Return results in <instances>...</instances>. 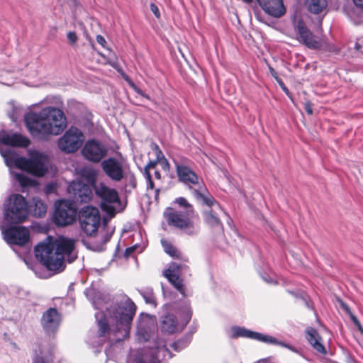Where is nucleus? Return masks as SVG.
Returning <instances> with one entry per match:
<instances>
[{
	"label": "nucleus",
	"instance_id": "7",
	"mask_svg": "<svg viewBox=\"0 0 363 363\" xmlns=\"http://www.w3.org/2000/svg\"><path fill=\"white\" fill-rule=\"evenodd\" d=\"M136 308L135 304L130 299H128L126 301L115 308L113 311V318L116 323V333L122 330L123 331V337H126L129 335Z\"/></svg>",
	"mask_w": 363,
	"mask_h": 363
},
{
	"label": "nucleus",
	"instance_id": "58",
	"mask_svg": "<svg viewBox=\"0 0 363 363\" xmlns=\"http://www.w3.org/2000/svg\"><path fill=\"white\" fill-rule=\"evenodd\" d=\"M159 192H160V190H159V189H157V190H156V193H157V194H159Z\"/></svg>",
	"mask_w": 363,
	"mask_h": 363
},
{
	"label": "nucleus",
	"instance_id": "11",
	"mask_svg": "<svg viewBox=\"0 0 363 363\" xmlns=\"http://www.w3.org/2000/svg\"><path fill=\"white\" fill-rule=\"evenodd\" d=\"M174 162L178 180L188 186L192 192L194 189L199 188L200 185L203 184V181L199 179L196 172L188 166L189 160L187 159H184L182 162L174 160Z\"/></svg>",
	"mask_w": 363,
	"mask_h": 363
},
{
	"label": "nucleus",
	"instance_id": "8",
	"mask_svg": "<svg viewBox=\"0 0 363 363\" xmlns=\"http://www.w3.org/2000/svg\"><path fill=\"white\" fill-rule=\"evenodd\" d=\"M193 216V213L177 211L171 207L166 208L164 212V217L169 226L182 230L189 235L196 233L194 223L191 220Z\"/></svg>",
	"mask_w": 363,
	"mask_h": 363
},
{
	"label": "nucleus",
	"instance_id": "26",
	"mask_svg": "<svg viewBox=\"0 0 363 363\" xmlns=\"http://www.w3.org/2000/svg\"><path fill=\"white\" fill-rule=\"evenodd\" d=\"M202 214L204 223L209 228L218 234H223V225L218 218L217 213L213 209L204 211Z\"/></svg>",
	"mask_w": 363,
	"mask_h": 363
},
{
	"label": "nucleus",
	"instance_id": "21",
	"mask_svg": "<svg viewBox=\"0 0 363 363\" xmlns=\"http://www.w3.org/2000/svg\"><path fill=\"white\" fill-rule=\"evenodd\" d=\"M0 143L14 147H28L30 144L28 138L19 133L9 134L5 130L0 131Z\"/></svg>",
	"mask_w": 363,
	"mask_h": 363
},
{
	"label": "nucleus",
	"instance_id": "40",
	"mask_svg": "<svg viewBox=\"0 0 363 363\" xmlns=\"http://www.w3.org/2000/svg\"><path fill=\"white\" fill-rule=\"evenodd\" d=\"M141 363H160V361L155 355L151 354L144 356Z\"/></svg>",
	"mask_w": 363,
	"mask_h": 363
},
{
	"label": "nucleus",
	"instance_id": "60",
	"mask_svg": "<svg viewBox=\"0 0 363 363\" xmlns=\"http://www.w3.org/2000/svg\"><path fill=\"white\" fill-rule=\"evenodd\" d=\"M49 240H51V238H49ZM50 241L52 242V240H50ZM48 242H50V240Z\"/></svg>",
	"mask_w": 363,
	"mask_h": 363
},
{
	"label": "nucleus",
	"instance_id": "53",
	"mask_svg": "<svg viewBox=\"0 0 363 363\" xmlns=\"http://www.w3.org/2000/svg\"><path fill=\"white\" fill-rule=\"evenodd\" d=\"M154 175H155V179H161V174L159 170L155 171Z\"/></svg>",
	"mask_w": 363,
	"mask_h": 363
},
{
	"label": "nucleus",
	"instance_id": "39",
	"mask_svg": "<svg viewBox=\"0 0 363 363\" xmlns=\"http://www.w3.org/2000/svg\"><path fill=\"white\" fill-rule=\"evenodd\" d=\"M143 296L147 303L156 305V298L152 292H145Z\"/></svg>",
	"mask_w": 363,
	"mask_h": 363
},
{
	"label": "nucleus",
	"instance_id": "42",
	"mask_svg": "<svg viewBox=\"0 0 363 363\" xmlns=\"http://www.w3.org/2000/svg\"><path fill=\"white\" fill-rule=\"evenodd\" d=\"M351 319H352L353 323L357 328L358 330L362 334H363V327L362 326V325H361L359 320L357 319V318L355 315H351Z\"/></svg>",
	"mask_w": 363,
	"mask_h": 363
},
{
	"label": "nucleus",
	"instance_id": "17",
	"mask_svg": "<svg viewBox=\"0 0 363 363\" xmlns=\"http://www.w3.org/2000/svg\"><path fill=\"white\" fill-rule=\"evenodd\" d=\"M93 188L88 183L82 182H72L68 186V191L73 199L79 203H89L93 199Z\"/></svg>",
	"mask_w": 363,
	"mask_h": 363
},
{
	"label": "nucleus",
	"instance_id": "24",
	"mask_svg": "<svg viewBox=\"0 0 363 363\" xmlns=\"http://www.w3.org/2000/svg\"><path fill=\"white\" fill-rule=\"evenodd\" d=\"M192 194L197 200L201 201L203 205L210 208L217 206L218 208H220L219 203L208 192L204 184L200 185L199 188L194 189Z\"/></svg>",
	"mask_w": 363,
	"mask_h": 363
},
{
	"label": "nucleus",
	"instance_id": "33",
	"mask_svg": "<svg viewBox=\"0 0 363 363\" xmlns=\"http://www.w3.org/2000/svg\"><path fill=\"white\" fill-rule=\"evenodd\" d=\"M253 331L247 330L244 328L240 327H233L232 328V338H238L240 337H247L252 339Z\"/></svg>",
	"mask_w": 363,
	"mask_h": 363
},
{
	"label": "nucleus",
	"instance_id": "54",
	"mask_svg": "<svg viewBox=\"0 0 363 363\" xmlns=\"http://www.w3.org/2000/svg\"><path fill=\"white\" fill-rule=\"evenodd\" d=\"M306 111H307L308 113H312V109L311 108L309 104H306Z\"/></svg>",
	"mask_w": 363,
	"mask_h": 363
},
{
	"label": "nucleus",
	"instance_id": "22",
	"mask_svg": "<svg viewBox=\"0 0 363 363\" xmlns=\"http://www.w3.org/2000/svg\"><path fill=\"white\" fill-rule=\"evenodd\" d=\"M257 1L265 13L273 17L279 18L286 13L282 0H257Z\"/></svg>",
	"mask_w": 363,
	"mask_h": 363
},
{
	"label": "nucleus",
	"instance_id": "50",
	"mask_svg": "<svg viewBox=\"0 0 363 363\" xmlns=\"http://www.w3.org/2000/svg\"><path fill=\"white\" fill-rule=\"evenodd\" d=\"M352 1L356 6L363 9V0H352Z\"/></svg>",
	"mask_w": 363,
	"mask_h": 363
},
{
	"label": "nucleus",
	"instance_id": "1",
	"mask_svg": "<svg viewBox=\"0 0 363 363\" xmlns=\"http://www.w3.org/2000/svg\"><path fill=\"white\" fill-rule=\"evenodd\" d=\"M74 240L60 237L54 242H42L35 247L36 258L49 270L56 271L64 264L65 255L74 249Z\"/></svg>",
	"mask_w": 363,
	"mask_h": 363
},
{
	"label": "nucleus",
	"instance_id": "27",
	"mask_svg": "<svg viewBox=\"0 0 363 363\" xmlns=\"http://www.w3.org/2000/svg\"><path fill=\"white\" fill-rule=\"evenodd\" d=\"M160 242L165 253H167L171 257L182 260L184 262H188V258L184 257L182 253L179 251V250L177 247H175L171 242L165 239H162Z\"/></svg>",
	"mask_w": 363,
	"mask_h": 363
},
{
	"label": "nucleus",
	"instance_id": "23",
	"mask_svg": "<svg viewBox=\"0 0 363 363\" xmlns=\"http://www.w3.org/2000/svg\"><path fill=\"white\" fill-rule=\"evenodd\" d=\"M306 339L316 352L325 355L327 354L323 340L316 329L313 327H307L306 330Z\"/></svg>",
	"mask_w": 363,
	"mask_h": 363
},
{
	"label": "nucleus",
	"instance_id": "52",
	"mask_svg": "<svg viewBox=\"0 0 363 363\" xmlns=\"http://www.w3.org/2000/svg\"><path fill=\"white\" fill-rule=\"evenodd\" d=\"M33 363H44V359L43 357H36L34 359H33Z\"/></svg>",
	"mask_w": 363,
	"mask_h": 363
},
{
	"label": "nucleus",
	"instance_id": "12",
	"mask_svg": "<svg viewBox=\"0 0 363 363\" xmlns=\"http://www.w3.org/2000/svg\"><path fill=\"white\" fill-rule=\"evenodd\" d=\"M76 218L77 208L73 204L68 201H60L54 213V223L60 227L70 225L74 223Z\"/></svg>",
	"mask_w": 363,
	"mask_h": 363
},
{
	"label": "nucleus",
	"instance_id": "30",
	"mask_svg": "<svg viewBox=\"0 0 363 363\" xmlns=\"http://www.w3.org/2000/svg\"><path fill=\"white\" fill-rule=\"evenodd\" d=\"M308 9L315 14L322 13L328 6L327 0H306Z\"/></svg>",
	"mask_w": 363,
	"mask_h": 363
},
{
	"label": "nucleus",
	"instance_id": "28",
	"mask_svg": "<svg viewBox=\"0 0 363 363\" xmlns=\"http://www.w3.org/2000/svg\"><path fill=\"white\" fill-rule=\"evenodd\" d=\"M30 208L33 215L37 218L43 217L47 212L46 203L38 197L33 199Z\"/></svg>",
	"mask_w": 363,
	"mask_h": 363
},
{
	"label": "nucleus",
	"instance_id": "18",
	"mask_svg": "<svg viewBox=\"0 0 363 363\" xmlns=\"http://www.w3.org/2000/svg\"><path fill=\"white\" fill-rule=\"evenodd\" d=\"M101 169L105 174L114 182H121L124 177L122 162L116 157H108L101 163Z\"/></svg>",
	"mask_w": 363,
	"mask_h": 363
},
{
	"label": "nucleus",
	"instance_id": "4",
	"mask_svg": "<svg viewBox=\"0 0 363 363\" xmlns=\"http://www.w3.org/2000/svg\"><path fill=\"white\" fill-rule=\"evenodd\" d=\"M13 163L18 169L38 177L45 176L48 172V157L38 151L32 152L28 158L23 156L14 158Z\"/></svg>",
	"mask_w": 363,
	"mask_h": 363
},
{
	"label": "nucleus",
	"instance_id": "13",
	"mask_svg": "<svg viewBox=\"0 0 363 363\" xmlns=\"http://www.w3.org/2000/svg\"><path fill=\"white\" fill-rule=\"evenodd\" d=\"M188 269L189 267L186 264V262L182 264L172 262L164 272V276L167 279L169 282L183 296H185L186 289L181 276L184 271Z\"/></svg>",
	"mask_w": 363,
	"mask_h": 363
},
{
	"label": "nucleus",
	"instance_id": "35",
	"mask_svg": "<svg viewBox=\"0 0 363 363\" xmlns=\"http://www.w3.org/2000/svg\"><path fill=\"white\" fill-rule=\"evenodd\" d=\"M175 203H177L179 206L184 207L186 208L185 213H193L194 214V208L191 204H190L188 201L184 197H179L176 199Z\"/></svg>",
	"mask_w": 363,
	"mask_h": 363
},
{
	"label": "nucleus",
	"instance_id": "16",
	"mask_svg": "<svg viewBox=\"0 0 363 363\" xmlns=\"http://www.w3.org/2000/svg\"><path fill=\"white\" fill-rule=\"evenodd\" d=\"M295 30L298 35L297 40L307 48L311 49H319L321 48V40L306 26L303 21L299 20L296 23Z\"/></svg>",
	"mask_w": 363,
	"mask_h": 363
},
{
	"label": "nucleus",
	"instance_id": "34",
	"mask_svg": "<svg viewBox=\"0 0 363 363\" xmlns=\"http://www.w3.org/2000/svg\"><path fill=\"white\" fill-rule=\"evenodd\" d=\"M156 150H157V155H156L157 159L155 160L149 161V162L145 167L144 174H147V173H150V170L151 169H154L157 166V163L161 161L160 156H162V152L159 149V147L157 145H156Z\"/></svg>",
	"mask_w": 363,
	"mask_h": 363
},
{
	"label": "nucleus",
	"instance_id": "46",
	"mask_svg": "<svg viewBox=\"0 0 363 363\" xmlns=\"http://www.w3.org/2000/svg\"><path fill=\"white\" fill-rule=\"evenodd\" d=\"M354 48L357 51L363 53V40H358L355 43Z\"/></svg>",
	"mask_w": 363,
	"mask_h": 363
},
{
	"label": "nucleus",
	"instance_id": "9",
	"mask_svg": "<svg viewBox=\"0 0 363 363\" xmlns=\"http://www.w3.org/2000/svg\"><path fill=\"white\" fill-rule=\"evenodd\" d=\"M78 220L82 231L89 237L98 233L101 216L99 209L92 206L82 207L78 213Z\"/></svg>",
	"mask_w": 363,
	"mask_h": 363
},
{
	"label": "nucleus",
	"instance_id": "37",
	"mask_svg": "<svg viewBox=\"0 0 363 363\" xmlns=\"http://www.w3.org/2000/svg\"><path fill=\"white\" fill-rule=\"evenodd\" d=\"M189 341L186 339H180L171 344V347L176 352H179L187 347Z\"/></svg>",
	"mask_w": 363,
	"mask_h": 363
},
{
	"label": "nucleus",
	"instance_id": "15",
	"mask_svg": "<svg viewBox=\"0 0 363 363\" xmlns=\"http://www.w3.org/2000/svg\"><path fill=\"white\" fill-rule=\"evenodd\" d=\"M4 238L9 245L24 246L30 240V232L24 226H10L6 228L4 232Z\"/></svg>",
	"mask_w": 363,
	"mask_h": 363
},
{
	"label": "nucleus",
	"instance_id": "36",
	"mask_svg": "<svg viewBox=\"0 0 363 363\" xmlns=\"http://www.w3.org/2000/svg\"><path fill=\"white\" fill-rule=\"evenodd\" d=\"M16 179L23 187L30 186L33 184V180L24 175L23 174H16Z\"/></svg>",
	"mask_w": 363,
	"mask_h": 363
},
{
	"label": "nucleus",
	"instance_id": "57",
	"mask_svg": "<svg viewBox=\"0 0 363 363\" xmlns=\"http://www.w3.org/2000/svg\"><path fill=\"white\" fill-rule=\"evenodd\" d=\"M132 185H133V187H135V186H136V182H135V179H133V183H132Z\"/></svg>",
	"mask_w": 363,
	"mask_h": 363
},
{
	"label": "nucleus",
	"instance_id": "43",
	"mask_svg": "<svg viewBox=\"0 0 363 363\" xmlns=\"http://www.w3.org/2000/svg\"><path fill=\"white\" fill-rule=\"evenodd\" d=\"M136 249H137V245L127 247L124 252L125 257H126V258L129 257L135 251Z\"/></svg>",
	"mask_w": 363,
	"mask_h": 363
},
{
	"label": "nucleus",
	"instance_id": "44",
	"mask_svg": "<svg viewBox=\"0 0 363 363\" xmlns=\"http://www.w3.org/2000/svg\"><path fill=\"white\" fill-rule=\"evenodd\" d=\"M67 38L72 44H74L77 41V36L74 32H69L67 33Z\"/></svg>",
	"mask_w": 363,
	"mask_h": 363
},
{
	"label": "nucleus",
	"instance_id": "6",
	"mask_svg": "<svg viewBox=\"0 0 363 363\" xmlns=\"http://www.w3.org/2000/svg\"><path fill=\"white\" fill-rule=\"evenodd\" d=\"M83 177L94 190L96 196L101 200L102 207L106 203H116L120 201L118 191L110 188L105 183L97 181V172L94 169L83 172Z\"/></svg>",
	"mask_w": 363,
	"mask_h": 363
},
{
	"label": "nucleus",
	"instance_id": "25",
	"mask_svg": "<svg viewBox=\"0 0 363 363\" xmlns=\"http://www.w3.org/2000/svg\"><path fill=\"white\" fill-rule=\"evenodd\" d=\"M192 194L197 200L201 201L203 205L210 208L217 206L218 208H220L219 203L208 192L204 184L200 185L199 188L194 189Z\"/></svg>",
	"mask_w": 363,
	"mask_h": 363
},
{
	"label": "nucleus",
	"instance_id": "31",
	"mask_svg": "<svg viewBox=\"0 0 363 363\" xmlns=\"http://www.w3.org/2000/svg\"><path fill=\"white\" fill-rule=\"evenodd\" d=\"M252 339L257 340L258 341L268 343V344H279V345H282L286 348H289V350H291L292 351H295L291 346L286 345L285 343L281 342H278L275 337L269 336V335H264V334H262L259 333L253 332Z\"/></svg>",
	"mask_w": 363,
	"mask_h": 363
},
{
	"label": "nucleus",
	"instance_id": "5",
	"mask_svg": "<svg viewBox=\"0 0 363 363\" xmlns=\"http://www.w3.org/2000/svg\"><path fill=\"white\" fill-rule=\"evenodd\" d=\"M180 320L172 313H167L162 317L160 322L161 331L167 335H172L182 331L192 317V310L189 304H185L179 309Z\"/></svg>",
	"mask_w": 363,
	"mask_h": 363
},
{
	"label": "nucleus",
	"instance_id": "56",
	"mask_svg": "<svg viewBox=\"0 0 363 363\" xmlns=\"http://www.w3.org/2000/svg\"><path fill=\"white\" fill-rule=\"evenodd\" d=\"M242 1L247 4H250L252 1V0H242Z\"/></svg>",
	"mask_w": 363,
	"mask_h": 363
},
{
	"label": "nucleus",
	"instance_id": "38",
	"mask_svg": "<svg viewBox=\"0 0 363 363\" xmlns=\"http://www.w3.org/2000/svg\"><path fill=\"white\" fill-rule=\"evenodd\" d=\"M8 106L9 107V111H11L13 113H18L23 111L22 106L15 101H9Z\"/></svg>",
	"mask_w": 363,
	"mask_h": 363
},
{
	"label": "nucleus",
	"instance_id": "55",
	"mask_svg": "<svg viewBox=\"0 0 363 363\" xmlns=\"http://www.w3.org/2000/svg\"><path fill=\"white\" fill-rule=\"evenodd\" d=\"M36 108H40V107L30 108V106L29 107V110H30L29 114H31V112L33 111H35Z\"/></svg>",
	"mask_w": 363,
	"mask_h": 363
},
{
	"label": "nucleus",
	"instance_id": "47",
	"mask_svg": "<svg viewBox=\"0 0 363 363\" xmlns=\"http://www.w3.org/2000/svg\"><path fill=\"white\" fill-rule=\"evenodd\" d=\"M160 157H161V161L160 162H161L162 168L164 170H169V164L166 158H164L163 155H162V156H160Z\"/></svg>",
	"mask_w": 363,
	"mask_h": 363
},
{
	"label": "nucleus",
	"instance_id": "59",
	"mask_svg": "<svg viewBox=\"0 0 363 363\" xmlns=\"http://www.w3.org/2000/svg\"><path fill=\"white\" fill-rule=\"evenodd\" d=\"M109 64H111V65H113V63H111V62H108Z\"/></svg>",
	"mask_w": 363,
	"mask_h": 363
},
{
	"label": "nucleus",
	"instance_id": "49",
	"mask_svg": "<svg viewBox=\"0 0 363 363\" xmlns=\"http://www.w3.org/2000/svg\"><path fill=\"white\" fill-rule=\"evenodd\" d=\"M96 41L99 44H100L103 47H105V45L106 44V41L105 38L101 35H98L96 36Z\"/></svg>",
	"mask_w": 363,
	"mask_h": 363
},
{
	"label": "nucleus",
	"instance_id": "45",
	"mask_svg": "<svg viewBox=\"0 0 363 363\" xmlns=\"http://www.w3.org/2000/svg\"><path fill=\"white\" fill-rule=\"evenodd\" d=\"M150 10L155 14L156 18H160V13L158 7L153 3L150 4Z\"/></svg>",
	"mask_w": 363,
	"mask_h": 363
},
{
	"label": "nucleus",
	"instance_id": "2",
	"mask_svg": "<svg viewBox=\"0 0 363 363\" xmlns=\"http://www.w3.org/2000/svg\"><path fill=\"white\" fill-rule=\"evenodd\" d=\"M24 115L26 125L32 135H59L67 127L66 115Z\"/></svg>",
	"mask_w": 363,
	"mask_h": 363
},
{
	"label": "nucleus",
	"instance_id": "51",
	"mask_svg": "<svg viewBox=\"0 0 363 363\" xmlns=\"http://www.w3.org/2000/svg\"><path fill=\"white\" fill-rule=\"evenodd\" d=\"M269 71H270V73L274 77V78L277 80V79H280L277 74V72L276 71L271 67H269Z\"/></svg>",
	"mask_w": 363,
	"mask_h": 363
},
{
	"label": "nucleus",
	"instance_id": "3",
	"mask_svg": "<svg viewBox=\"0 0 363 363\" xmlns=\"http://www.w3.org/2000/svg\"><path fill=\"white\" fill-rule=\"evenodd\" d=\"M4 219L10 223H23L28 216L26 199L19 194H11L4 204Z\"/></svg>",
	"mask_w": 363,
	"mask_h": 363
},
{
	"label": "nucleus",
	"instance_id": "10",
	"mask_svg": "<svg viewBox=\"0 0 363 363\" xmlns=\"http://www.w3.org/2000/svg\"><path fill=\"white\" fill-rule=\"evenodd\" d=\"M84 141L83 133L77 128L72 126L58 140V147L65 153H74Z\"/></svg>",
	"mask_w": 363,
	"mask_h": 363
},
{
	"label": "nucleus",
	"instance_id": "32",
	"mask_svg": "<svg viewBox=\"0 0 363 363\" xmlns=\"http://www.w3.org/2000/svg\"><path fill=\"white\" fill-rule=\"evenodd\" d=\"M86 111V108L83 104L74 99L69 100L67 101V108H65V111L72 113H84Z\"/></svg>",
	"mask_w": 363,
	"mask_h": 363
},
{
	"label": "nucleus",
	"instance_id": "41",
	"mask_svg": "<svg viewBox=\"0 0 363 363\" xmlns=\"http://www.w3.org/2000/svg\"><path fill=\"white\" fill-rule=\"evenodd\" d=\"M145 179L147 180V189H153L155 187L154 182L152 179V176L150 173H147L145 174Z\"/></svg>",
	"mask_w": 363,
	"mask_h": 363
},
{
	"label": "nucleus",
	"instance_id": "14",
	"mask_svg": "<svg viewBox=\"0 0 363 363\" xmlns=\"http://www.w3.org/2000/svg\"><path fill=\"white\" fill-rule=\"evenodd\" d=\"M107 153L106 146L94 139L87 140L82 150V154L84 158L94 163L101 162Z\"/></svg>",
	"mask_w": 363,
	"mask_h": 363
},
{
	"label": "nucleus",
	"instance_id": "48",
	"mask_svg": "<svg viewBox=\"0 0 363 363\" xmlns=\"http://www.w3.org/2000/svg\"><path fill=\"white\" fill-rule=\"evenodd\" d=\"M277 83L279 84V85L280 86V87L281 88V89L286 94H289V90L288 89L286 88V86H285V84H284L283 81L281 79H277Z\"/></svg>",
	"mask_w": 363,
	"mask_h": 363
},
{
	"label": "nucleus",
	"instance_id": "29",
	"mask_svg": "<svg viewBox=\"0 0 363 363\" xmlns=\"http://www.w3.org/2000/svg\"><path fill=\"white\" fill-rule=\"evenodd\" d=\"M97 325H98V335L99 337H104L110 333L111 328L108 319L106 315L103 313H98L96 315Z\"/></svg>",
	"mask_w": 363,
	"mask_h": 363
},
{
	"label": "nucleus",
	"instance_id": "19",
	"mask_svg": "<svg viewBox=\"0 0 363 363\" xmlns=\"http://www.w3.org/2000/svg\"><path fill=\"white\" fill-rule=\"evenodd\" d=\"M40 107L43 113H64L65 108L62 99L57 96H48L30 108Z\"/></svg>",
	"mask_w": 363,
	"mask_h": 363
},
{
	"label": "nucleus",
	"instance_id": "20",
	"mask_svg": "<svg viewBox=\"0 0 363 363\" xmlns=\"http://www.w3.org/2000/svg\"><path fill=\"white\" fill-rule=\"evenodd\" d=\"M62 315L55 308H50L43 313L40 323L48 333H55L60 324Z\"/></svg>",
	"mask_w": 363,
	"mask_h": 363
}]
</instances>
